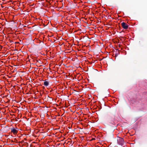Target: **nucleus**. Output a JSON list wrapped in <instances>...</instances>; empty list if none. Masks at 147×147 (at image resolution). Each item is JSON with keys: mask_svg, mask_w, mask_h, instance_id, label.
I'll return each mask as SVG.
<instances>
[{"mask_svg": "<svg viewBox=\"0 0 147 147\" xmlns=\"http://www.w3.org/2000/svg\"><path fill=\"white\" fill-rule=\"evenodd\" d=\"M115 119V116L113 114L109 115L107 117L106 120L109 123L113 124Z\"/></svg>", "mask_w": 147, "mask_h": 147, "instance_id": "1", "label": "nucleus"}, {"mask_svg": "<svg viewBox=\"0 0 147 147\" xmlns=\"http://www.w3.org/2000/svg\"><path fill=\"white\" fill-rule=\"evenodd\" d=\"M117 142L118 143L121 145H123L124 144V142L123 138H119L117 139Z\"/></svg>", "mask_w": 147, "mask_h": 147, "instance_id": "2", "label": "nucleus"}, {"mask_svg": "<svg viewBox=\"0 0 147 147\" xmlns=\"http://www.w3.org/2000/svg\"><path fill=\"white\" fill-rule=\"evenodd\" d=\"M122 27L124 29H127L128 28V25L124 22H123L121 24Z\"/></svg>", "mask_w": 147, "mask_h": 147, "instance_id": "3", "label": "nucleus"}, {"mask_svg": "<svg viewBox=\"0 0 147 147\" xmlns=\"http://www.w3.org/2000/svg\"><path fill=\"white\" fill-rule=\"evenodd\" d=\"M11 132L14 134H16L18 132V131L14 128H11Z\"/></svg>", "mask_w": 147, "mask_h": 147, "instance_id": "4", "label": "nucleus"}, {"mask_svg": "<svg viewBox=\"0 0 147 147\" xmlns=\"http://www.w3.org/2000/svg\"><path fill=\"white\" fill-rule=\"evenodd\" d=\"M44 85L45 86H48L49 85V82L47 81H45L44 82Z\"/></svg>", "mask_w": 147, "mask_h": 147, "instance_id": "5", "label": "nucleus"}, {"mask_svg": "<svg viewBox=\"0 0 147 147\" xmlns=\"http://www.w3.org/2000/svg\"><path fill=\"white\" fill-rule=\"evenodd\" d=\"M53 90L52 89L51 91H50V92H51L52 91H53Z\"/></svg>", "mask_w": 147, "mask_h": 147, "instance_id": "6", "label": "nucleus"}, {"mask_svg": "<svg viewBox=\"0 0 147 147\" xmlns=\"http://www.w3.org/2000/svg\"><path fill=\"white\" fill-rule=\"evenodd\" d=\"M48 97L49 98H50V97L49 96H48Z\"/></svg>", "mask_w": 147, "mask_h": 147, "instance_id": "7", "label": "nucleus"}, {"mask_svg": "<svg viewBox=\"0 0 147 147\" xmlns=\"http://www.w3.org/2000/svg\"><path fill=\"white\" fill-rule=\"evenodd\" d=\"M95 138H94V139H93V140H95Z\"/></svg>", "mask_w": 147, "mask_h": 147, "instance_id": "8", "label": "nucleus"}, {"mask_svg": "<svg viewBox=\"0 0 147 147\" xmlns=\"http://www.w3.org/2000/svg\"><path fill=\"white\" fill-rule=\"evenodd\" d=\"M40 96H42V95L41 94H40Z\"/></svg>", "mask_w": 147, "mask_h": 147, "instance_id": "9", "label": "nucleus"}]
</instances>
